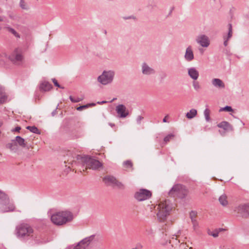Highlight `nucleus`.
Returning <instances> with one entry per match:
<instances>
[{"mask_svg": "<svg viewBox=\"0 0 249 249\" xmlns=\"http://www.w3.org/2000/svg\"><path fill=\"white\" fill-rule=\"evenodd\" d=\"M191 223L193 231L196 233H199L200 232V227L197 220H194Z\"/></svg>", "mask_w": 249, "mask_h": 249, "instance_id": "5701e85b", "label": "nucleus"}, {"mask_svg": "<svg viewBox=\"0 0 249 249\" xmlns=\"http://www.w3.org/2000/svg\"><path fill=\"white\" fill-rule=\"evenodd\" d=\"M64 162L69 169L78 170L81 173L88 169L96 170L102 166V164L98 160L88 156L76 155L71 151L67 152L65 156Z\"/></svg>", "mask_w": 249, "mask_h": 249, "instance_id": "f257e3e1", "label": "nucleus"}, {"mask_svg": "<svg viewBox=\"0 0 249 249\" xmlns=\"http://www.w3.org/2000/svg\"><path fill=\"white\" fill-rule=\"evenodd\" d=\"M218 201L221 205L223 207H227L229 204L228 196L226 194L221 195L218 199Z\"/></svg>", "mask_w": 249, "mask_h": 249, "instance_id": "6ab92c4d", "label": "nucleus"}, {"mask_svg": "<svg viewBox=\"0 0 249 249\" xmlns=\"http://www.w3.org/2000/svg\"><path fill=\"white\" fill-rule=\"evenodd\" d=\"M21 128L20 126H17L15 129H13L12 131V132H19Z\"/></svg>", "mask_w": 249, "mask_h": 249, "instance_id": "c03bdc74", "label": "nucleus"}, {"mask_svg": "<svg viewBox=\"0 0 249 249\" xmlns=\"http://www.w3.org/2000/svg\"><path fill=\"white\" fill-rule=\"evenodd\" d=\"M73 216L68 211H61L53 213L51 216L52 222L55 225L62 226L71 221Z\"/></svg>", "mask_w": 249, "mask_h": 249, "instance_id": "20e7f679", "label": "nucleus"}, {"mask_svg": "<svg viewBox=\"0 0 249 249\" xmlns=\"http://www.w3.org/2000/svg\"><path fill=\"white\" fill-rule=\"evenodd\" d=\"M234 211L242 217L249 216V204H241L235 208Z\"/></svg>", "mask_w": 249, "mask_h": 249, "instance_id": "9b49d317", "label": "nucleus"}, {"mask_svg": "<svg viewBox=\"0 0 249 249\" xmlns=\"http://www.w3.org/2000/svg\"><path fill=\"white\" fill-rule=\"evenodd\" d=\"M116 111L120 117L125 118L129 114L128 110L123 105H119L116 107Z\"/></svg>", "mask_w": 249, "mask_h": 249, "instance_id": "4468645a", "label": "nucleus"}, {"mask_svg": "<svg viewBox=\"0 0 249 249\" xmlns=\"http://www.w3.org/2000/svg\"><path fill=\"white\" fill-rule=\"evenodd\" d=\"M16 235L21 238H34L36 236L35 231L33 227L27 223L18 225L16 229Z\"/></svg>", "mask_w": 249, "mask_h": 249, "instance_id": "39448f33", "label": "nucleus"}, {"mask_svg": "<svg viewBox=\"0 0 249 249\" xmlns=\"http://www.w3.org/2000/svg\"><path fill=\"white\" fill-rule=\"evenodd\" d=\"M207 232L209 235L212 236L215 238L218 237L219 234V231L217 230L212 231L209 230Z\"/></svg>", "mask_w": 249, "mask_h": 249, "instance_id": "c756f323", "label": "nucleus"}, {"mask_svg": "<svg viewBox=\"0 0 249 249\" xmlns=\"http://www.w3.org/2000/svg\"><path fill=\"white\" fill-rule=\"evenodd\" d=\"M188 74L191 78L194 80H196L198 77L199 72L196 68H191L188 69Z\"/></svg>", "mask_w": 249, "mask_h": 249, "instance_id": "412c9836", "label": "nucleus"}, {"mask_svg": "<svg viewBox=\"0 0 249 249\" xmlns=\"http://www.w3.org/2000/svg\"><path fill=\"white\" fill-rule=\"evenodd\" d=\"M152 196V193L145 189H141L135 194V198L139 201H144L150 198Z\"/></svg>", "mask_w": 249, "mask_h": 249, "instance_id": "1a4fd4ad", "label": "nucleus"}, {"mask_svg": "<svg viewBox=\"0 0 249 249\" xmlns=\"http://www.w3.org/2000/svg\"><path fill=\"white\" fill-rule=\"evenodd\" d=\"M103 181L107 185L115 186L120 189L124 188V185L113 176H106L103 178Z\"/></svg>", "mask_w": 249, "mask_h": 249, "instance_id": "9d476101", "label": "nucleus"}, {"mask_svg": "<svg viewBox=\"0 0 249 249\" xmlns=\"http://www.w3.org/2000/svg\"><path fill=\"white\" fill-rule=\"evenodd\" d=\"M7 196L3 192L0 191V202L4 199Z\"/></svg>", "mask_w": 249, "mask_h": 249, "instance_id": "58836bf2", "label": "nucleus"}, {"mask_svg": "<svg viewBox=\"0 0 249 249\" xmlns=\"http://www.w3.org/2000/svg\"><path fill=\"white\" fill-rule=\"evenodd\" d=\"M204 116H205L206 120L207 122H209L211 119L210 116V110L208 108L205 109V110H204Z\"/></svg>", "mask_w": 249, "mask_h": 249, "instance_id": "7c9ffc66", "label": "nucleus"}, {"mask_svg": "<svg viewBox=\"0 0 249 249\" xmlns=\"http://www.w3.org/2000/svg\"><path fill=\"white\" fill-rule=\"evenodd\" d=\"M123 165L124 168L125 169V170H130V169H132V166H133V163L130 160H128L124 161L123 162Z\"/></svg>", "mask_w": 249, "mask_h": 249, "instance_id": "bb28decb", "label": "nucleus"}, {"mask_svg": "<svg viewBox=\"0 0 249 249\" xmlns=\"http://www.w3.org/2000/svg\"><path fill=\"white\" fill-rule=\"evenodd\" d=\"M7 59V57L6 56V58H4L2 57H0V66H4L5 64V61Z\"/></svg>", "mask_w": 249, "mask_h": 249, "instance_id": "a19ab883", "label": "nucleus"}, {"mask_svg": "<svg viewBox=\"0 0 249 249\" xmlns=\"http://www.w3.org/2000/svg\"><path fill=\"white\" fill-rule=\"evenodd\" d=\"M193 87L194 89L196 90H198L200 88V86L197 82H193Z\"/></svg>", "mask_w": 249, "mask_h": 249, "instance_id": "4c0bfd02", "label": "nucleus"}, {"mask_svg": "<svg viewBox=\"0 0 249 249\" xmlns=\"http://www.w3.org/2000/svg\"><path fill=\"white\" fill-rule=\"evenodd\" d=\"M90 105V104H88V105H86L81 106H80L79 107H77L76 108V109L77 110H78V111H81L83 109L87 108Z\"/></svg>", "mask_w": 249, "mask_h": 249, "instance_id": "e433bc0d", "label": "nucleus"}, {"mask_svg": "<svg viewBox=\"0 0 249 249\" xmlns=\"http://www.w3.org/2000/svg\"><path fill=\"white\" fill-rule=\"evenodd\" d=\"M196 41L202 47L207 48L210 45V39L209 37L205 35H199L196 38Z\"/></svg>", "mask_w": 249, "mask_h": 249, "instance_id": "f8f14e48", "label": "nucleus"}, {"mask_svg": "<svg viewBox=\"0 0 249 249\" xmlns=\"http://www.w3.org/2000/svg\"><path fill=\"white\" fill-rule=\"evenodd\" d=\"M229 34H228V39H229L230 38H231L232 36V26L231 24H229Z\"/></svg>", "mask_w": 249, "mask_h": 249, "instance_id": "ea45409f", "label": "nucleus"}, {"mask_svg": "<svg viewBox=\"0 0 249 249\" xmlns=\"http://www.w3.org/2000/svg\"><path fill=\"white\" fill-rule=\"evenodd\" d=\"M114 72L112 71H104L101 75L98 76V81L101 84L106 85L110 83L113 79Z\"/></svg>", "mask_w": 249, "mask_h": 249, "instance_id": "6e6552de", "label": "nucleus"}, {"mask_svg": "<svg viewBox=\"0 0 249 249\" xmlns=\"http://www.w3.org/2000/svg\"><path fill=\"white\" fill-rule=\"evenodd\" d=\"M169 119V116L168 115H166L164 118H163V122L164 123H166L167 122V120L168 119Z\"/></svg>", "mask_w": 249, "mask_h": 249, "instance_id": "49530a36", "label": "nucleus"}, {"mask_svg": "<svg viewBox=\"0 0 249 249\" xmlns=\"http://www.w3.org/2000/svg\"><path fill=\"white\" fill-rule=\"evenodd\" d=\"M142 117L141 116H138L137 118V123L140 124L141 123V120L142 119Z\"/></svg>", "mask_w": 249, "mask_h": 249, "instance_id": "a18cd8bd", "label": "nucleus"}, {"mask_svg": "<svg viewBox=\"0 0 249 249\" xmlns=\"http://www.w3.org/2000/svg\"><path fill=\"white\" fill-rule=\"evenodd\" d=\"M16 207L14 202L7 196L0 202V213H6L14 211Z\"/></svg>", "mask_w": 249, "mask_h": 249, "instance_id": "0eeeda50", "label": "nucleus"}, {"mask_svg": "<svg viewBox=\"0 0 249 249\" xmlns=\"http://www.w3.org/2000/svg\"><path fill=\"white\" fill-rule=\"evenodd\" d=\"M6 96L4 92L0 89V104H2L6 100Z\"/></svg>", "mask_w": 249, "mask_h": 249, "instance_id": "c85d7f7f", "label": "nucleus"}, {"mask_svg": "<svg viewBox=\"0 0 249 249\" xmlns=\"http://www.w3.org/2000/svg\"><path fill=\"white\" fill-rule=\"evenodd\" d=\"M7 147L14 152H17L19 150V146L15 140L12 141L11 142L7 144Z\"/></svg>", "mask_w": 249, "mask_h": 249, "instance_id": "a211bd4d", "label": "nucleus"}, {"mask_svg": "<svg viewBox=\"0 0 249 249\" xmlns=\"http://www.w3.org/2000/svg\"><path fill=\"white\" fill-rule=\"evenodd\" d=\"M53 84H54V85L57 87H59V88H61L60 86L59 85V84L58 83L57 80L55 79H53L52 80Z\"/></svg>", "mask_w": 249, "mask_h": 249, "instance_id": "37998d69", "label": "nucleus"}, {"mask_svg": "<svg viewBox=\"0 0 249 249\" xmlns=\"http://www.w3.org/2000/svg\"><path fill=\"white\" fill-rule=\"evenodd\" d=\"M212 85L218 89H224L225 87V83L219 78H213L212 80Z\"/></svg>", "mask_w": 249, "mask_h": 249, "instance_id": "f3484780", "label": "nucleus"}, {"mask_svg": "<svg viewBox=\"0 0 249 249\" xmlns=\"http://www.w3.org/2000/svg\"><path fill=\"white\" fill-rule=\"evenodd\" d=\"M217 126L219 128L223 129L225 131H229L232 130L231 125L227 122L223 121L217 124Z\"/></svg>", "mask_w": 249, "mask_h": 249, "instance_id": "4be33fe9", "label": "nucleus"}, {"mask_svg": "<svg viewBox=\"0 0 249 249\" xmlns=\"http://www.w3.org/2000/svg\"><path fill=\"white\" fill-rule=\"evenodd\" d=\"M136 249V248H133V249Z\"/></svg>", "mask_w": 249, "mask_h": 249, "instance_id": "3c124183", "label": "nucleus"}, {"mask_svg": "<svg viewBox=\"0 0 249 249\" xmlns=\"http://www.w3.org/2000/svg\"><path fill=\"white\" fill-rule=\"evenodd\" d=\"M3 21V18L2 17L0 16V21Z\"/></svg>", "mask_w": 249, "mask_h": 249, "instance_id": "8fccbe9b", "label": "nucleus"}, {"mask_svg": "<svg viewBox=\"0 0 249 249\" xmlns=\"http://www.w3.org/2000/svg\"><path fill=\"white\" fill-rule=\"evenodd\" d=\"M185 58L186 60L190 61L194 59V53L191 46H189L186 50Z\"/></svg>", "mask_w": 249, "mask_h": 249, "instance_id": "aec40b11", "label": "nucleus"}, {"mask_svg": "<svg viewBox=\"0 0 249 249\" xmlns=\"http://www.w3.org/2000/svg\"><path fill=\"white\" fill-rule=\"evenodd\" d=\"M83 99L84 98L83 97L74 98L71 96H70V99L73 103H78L80 101H82Z\"/></svg>", "mask_w": 249, "mask_h": 249, "instance_id": "2f4dec72", "label": "nucleus"}, {"mask_svg": "<svg viewBox=\"0 0 249 249\" xmlns=\"http://www.w3.org/2000/svg\"><path fill=\"white\" fill-rule=\"evenodd\" d=\"M190 217L191 219V222L193 220H196V213L195 212H191L190 213Z\"/></svg>", "mask_w": 249, "mask_h": 249, "instance_id": "f704fd0d", "label": "nucleus"}, {"mask_svg": "<svg viewBox=\"0 0 249 249\" xmlns=\"http://www.w3.org/2000/svg\"><path fill=\"white\" fill-rule=\"evenodd\" d=\"M154 209L156 213L157 219L160 222H164L170 215L172 207L168 200L160 201L158 205L150 206L151 211Z\"/></svg>", "mask_w": 249, "mask_h": 249, "instance_id": "f03ea898", "label": "nucleus"}, {"mask_svg": "<svg viewBox=\"0 0 249 249\" xmlns=\"http://www.w3.org/2000/svg\"><path fill=\"white\" fill-rule=\"evenodd\" d=\"M26 128L27 129L29 130L31 132H33L34 133H36V134L40 133V131L39 130V129L36 127L35 126H28Z\"/></svg>", "mask_w": 249, "mask_h": 249, "instance_id": "cd10ccee", "label": "nucleus"}, {"mask_svg": "<svg viewBox=\"0 0 249 249\" xmlns=\"http://www.w3.org/2000/svg\"><path fill=\"white\" fill-rule=\"evenodd\" d=\"M228 111V112H232L233 111V109L230 106H226L224 107L221 108L219 110V111Z\"/></svg>", "mask_w": 249, "mask_h": 249, "instance_id": "72a5a7b5", "label": "nucleus"}, {"mask_svg": "<svg viewBox=\"0 0 249 249\" xmlns=\"http://www.w3.org/2000/svg\"><path fill=\"white\" fill-rule=\"evenodd\" d=\"M15 141L18 143L19 147H25L26 145V143L25 140L20 136H17L15 138Z\"/></svg>", "mask_w": 249, "mask_h": 249, "instance_id": "393cba45", "label": "nucleus"}, {"mask_svg": "<svg viewBox=\"0 0 249 249\" xmlns=\"http://www.w3.org/2000/svg\"><path fill=\"white\" fill-rule=\"evenodd\" d=\"M197 110L195 109H191L189 112H187L186 114V117L189 119H191L195 117H196L197 115Z\"/></svg>", "mask_w": 249, "mask_h": 249, "instance_id": "a878e982", "label": "nucleus"}, {"mask_svg": "<svg viewBox=\"0 0 249 249\" xmlns=\"http://www.w3.org/2000/svg\"><path fill=\"white\" fill-rule=\"evenodd\" d=\"M142 73L144 75L153 74L155 72L154 69L145 63H143L142 65Z\"/></svg>", "mask_w": 249, "mask_h": 249, "instance_id": "dca6fc26", "label": "nucleus"}, {"mask_svg": "<svg viewBox=\"0 0 249 249\" xmlns=\"http://www.w3.org/2000/svg\"><path fill=\"white\" fill-rule=\"evenodd\" d=\"M20 7L23 9H27L28 8L27 5L24 0H20L19 2Z\"/></svg>", "mask_w": 249, "mask_h": 249, "instance_id": "473e14b6", "label": "nucleus"}, {"mask_svg": "<svg viewBox=\"0 0 249 249\" xmlns=\"http://www.w3.org/2000/svg\"><path fill=\"white\" fill-rule=\"evenodd\" d=\"M174 135L173 134H169L164 138V141L166 142H169L170 140L173 139Z\"/></svg>", "mask_w": 249, "mask_h": 249, "instance_id": "c9c22d12", "label": "nucleus"}, {"mask_svg": "<svg viewBox=\"0 0 249 249\" xmlns=\"http://www.w3.org/2000/svg\"><path fill=\"white\" fill-rule=\"evenodd\" d=\"M52 88V85L48 82H43L40 85L41 89L44 91H48Z\"/></svg>", "mask_w": 249, "mask_h": 249, "instance_id": "b1692460", "label": "nucleus"}, {"mask_svg": "<svg viewBox=\"0 0 249 249\" xmlns=\"http://www.w3.org/2000/svg\"><path fill=\"white\" fill-rule=\"evenodd\" d=\"M0 57L6 58V54H5V53H0Z\"/></svg>", "mask_w": 249, "mask_h": 249, "instance_id": "de8ad7c7", "label": "nucleus"}, {"mask_svg": "<svg viewBox=\"0 0 249 249\" xmlns=\"http://www.w3.org/2000/svg\"><path fill=\"white\" fill-rule=\"evenodd\" d=\"M89 238H85L79 242L73 249H86L90 244Z\"/></svg>", "mask_w": 249, "mask_h": 249, "instance_id": "2eb2a0df", "label": "nucleus"}, {"mask_svg": "<svg viewBox=\"0 0 249 249\" xmlns=\"http://www.w3.org/2000/svg\"><path fill=\"white\" fill-rule=\"evenodd\" d=\"M181 233L182 231L181 230L173 232L166 231L165 233V237L164 240L161 242V244L165 246L167 245L168 243H169L173 248H177L180 245L182 246L183 248L186 249L184 247V240L181 239L180 237Z\"/></svg>", "mask_w": 249, "mask_h": 249, "instance_id": "7ed1b4c3", "label": "nucleus"}, {"mask_svg": "<svg viewBox=\"0 0 249 249\" xmlns=\"http://www.w3.org/2000/svg\"><path fill=\"white\" fill-rule=\"evenodd\" d=\"M9 59L14 63L21 61L22 59L20 51L18 49H15L9 56Z\"/></svg>", "mask_w": 249, "mask_h": 249, "instance_id": "ddd939ff", "label": "nucleus"}, {"mask_svg": "<svg viewBox=\"0 0 249 249\" xmlns=\"http://www.w3.org/2000/svg\"><path fill=\"white\" fill-rule=\"evenodd\" d=\"M8 30L9 32L12 33L13 35H14L16 36L19 37L18 34L16 32L15 30L12 28H8Z\"/></svg>", "mask_w": 249, "mask_h": 249, "instance_id": "79ce46f5", "label": "nucleus"}, {"mask_svg": "<svg viewBox=\"0 0 249 249\" xmlns=\"http://www.w3.org/2000/svg\"><path fill=\"white\" fill-rule=\"evenodd\" d=\"M228 39H227V40H225V41H224V45H225V46H227V42H228Z\"/></svg>", "mask_w": 249, "mask_h": 249, "instance_id": "09e8293b", "label": "nucleus"}, {"mask_svg": "<svg viewBox=\"0 0 249 249\" xmlns=\"http://www.w3.org/2000/svg\"><path fill=\"white\" fill-rule=\"evenodd\" d=\"M169 195L173 197L184 198L188 194V190L181 184H176L170 190Z\"/></svg>", "mask_w": 249, "mask_h": 249, "instance_id": "423d86ee", "label": "nucleus"}]
</instances>
